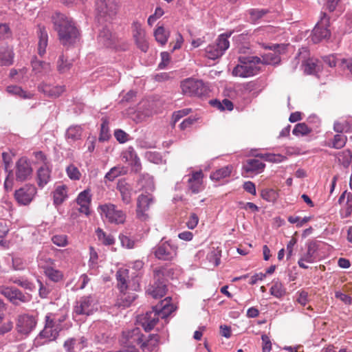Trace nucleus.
<instances>
[{
  "instance_id": "a878e982",
  "label": "nucleus",
  "mask_w": 352,
  "mask_h": 352,
  "mask_svg": "<svg viewBox=\"0 0 352 352\" xmlns=\"http://www.w3.org/2000/svg\"><path fill=\"white\" fill-rule=\"evenodd\" d=\"M120 294L118 297L116 305L119 307H126L131 305L133 300L136 298L137 295L134 292H131L128 289L120 291Z\"/></svg>"
},
{
  "instance_id": "ddd939ff",
  "label": "nucleus",
  "mask_w": 352,
  "mask_h": 352,
  "mask_svg": "<svg viewBox=\"0 0 352 352\" xmlns=\"http://www.w3.org/2000/svg\"><path fill=\"white\" fill-rule=\"evenodd\" d=\"M153 203L154 197L150 193L142 194L138 197L137 201L136 215L140 220L145 221L148 219L149 216L147 211Z\"/></svg>"
},
{
  "instance_id": "79ce46f5",
  "label": "nucleus",
  "mask_w": 352,
  "mask_h": 352,
  "mask_svg": "<svg viewBox=\"0 0 352 352\" xmlns=\"http://www.w3.org/2000/svg\"><path fill=\"white\" fill-rule=\"evenodd\" d=\"M125 170L122 166H114L105 175V179L109 181H113L116 177L120 175H124Z\"/></svg>"
},
{
  "instance_id": "0eeeda50",
  "label": "nucleus",
  "mask_w": 352,
  "mask_h": 352,
  "mask_svg": "<svg viewBox=\"0 0 352 352\" xmlns=\"http://www.w3.org/2000/svg\"><path fill=\"white\" fill-rule=\"evenodd\" d=\"M98 210L102 218H105L107 221L111 223L121 224L125 221V213L122 210H118L114 204H105L100 205Z\"/></svg>"
},
{
  "instance_id": "338daca9",
  "label": "nucleus",
  "mask_w": 352,
  "mask_h": 352,
  "mask_svg": "<svg viewBox=\"0 0 352 352\" xmlns=\"http://www.w3.org/2000/svg\"><path fill=\"white\" fill-rule=\"evenodd\" d=\"M197 118L195 117H188L183 120V122L179 124V127L181 130H185L187 128L191 126L194 123L196 122Z\"/></svg>"
},
{
  "instance_id": "6ab92c4d",
  "label": "nucleus",
  "mask_w": 352,
  "mask_h": 352,
  "mask_svg": "<svg viewBox=\"0 0 352 352\" xmlns=\"http://www.w3.org/2000/svg\"><path fill=\"white\" fill-rule=\"evenodd\" d=\"M117 7L115 0H96V10L101 16L115 15Z\"/></svg>"
},
{
  "instance_id": "680f3d73",
  "label": "nucleus",
  "mask_w": 352,
  "mask_h": 352,
  "mask_svg": "<svg viewBox=\"0 0 352 352\" xmlns=\"http://www.w3.org/2000/svg\"><path fill=\"white\" fill-rule=\"evenodd\" d=\"M309 217H305L304 218L301 219L299 217H294L291 216L288 218V221L291 223H296V226L298 227L302 226L305 223L308 222L310 220Z\"/></svg>"
},
{
  "instance_id": "774afa93",
  "label": "nucleus",
  "mask_w": 352,
  "mask_h": 352,
  "mask_svg": "<svg viewBox=\"0 0 352 352\" xmlns=\"http://www.w3.org/2000/svg\"><path fill=\"white\" fill-rule=\"evenodd\" d=\"M263 342V352H270L272 349V343L270 338L264 334L261 336Z\"/></svg>"
},
{
  "instance_id": "ea45409f",
  "label": "nucleus",
  "mask_w": 352,
  "mask_h": 352,
  "mask_svg": "<svg viewBox=\"0 0 352 352\" xmlns=\"http://www.w3.org/2000/svg\"><path fill=\"white\" fill-rule=\"evenodd\" d=\"M141 186L143 189L146 191H153L155 189V185L153 179L148 175H143L141 176L140 179Z\"/></svg>"
},
{
  "instance_id": "4468645a",
  "label": "nucleus",
  "mask_w": 352,
  "mask_h": 352,
  "mask_svg": "<svg viewBox=\"0 0 352 352\" xmlns=\"http://www.w3.org/2000/svg\"><path fill=\"white\" fill-rule=\"evenodd\" d=\"M0 293L15 305H19L20 302H28L31 300L30 294H23L14 287H0Z\"/></svg>"
},
{
  "instance_id": "f704fd0d",
  "label": "nucleus",
  "mask_w": 352,
  "mask_h": 352,
  "mask_svg": "<svg viewBox=\"0 0 352 352\" xmlns=\"http://www.w3.org/2000/svg\"><path fill=\"white\" fill-rule=\"evenodd\" d=\"M232 171V166L230 165L222 167L210 175L212 180L219 181L229 177Z\"/></svg>"
},
{
  "instance_id": "bf43d9fd",
  "label": "nucleus",
  "mask_w": 352,
  "mask_h": 352,
  "mask_svg": "<svg viewBox=\"0 0 352 352\" xmlns=\"http://www.w3.org/2000/svg\"><path fill=\"white\" fill-rule=\"evenodd\" d=\"M98 255L97 252L93 247L89 248V267L94 268L96 267L98 264Z\"/></svg>"
},
{
  "instance_id": "69168bd1",
  "label": "nucleus",
  "mask_w": 352,
  "mask_h": 352,
  "mask_svg": "<svg viewBox=\"0 0 352 352\" xmlns=\"http://www.w3.org/2000/svg\"><path fill=\"white\" fill-rule=\"evenodd\" d=\"M114 136L120 143H124L128 140V134L121 129L116 130Z\"/></svg>"
},
{
  "instance_id": "cd10ccee",
  "label": "nucleus",
  "mask_w": 352,
  "mask_h": 352,
  "mask_svg": "<svg viewBox=\"0 0 352 352\" xmlns=\"http://www.w3.org/2000/svg\"><path fill=\"white\" fill-rule=\"evenodd\" d=\"M32 67L33 72L39 76L47 75L52 71V66L50 63L36 59L32 61Z\"/></svg>"
},
{
  "instance_id": "2f4dec72",
  "label": "nucleus",
  "mask_w": 352,
  "mask_h": 352,
  "mask_svg": "<svg viewBox=\"0 0 352 352\" xmlns=\"http://www.w3.org/2000/svg\"><path fill=\"white\" fill-rule=\"evenodd\" d=\"M73 66V60L68 59L63 54L59 56L56 62V69L60 74L68 72Z\"/></svg>"
},
{
  "instance_id": "c85d7f7f",
  "label": "nucleus",
  "mask_w": 352,
  "mask_h": 352,
  "mask_svg": "<svg viewBox=\"0 0 352 352\" xmlns=\"http://www.w3.org/2000/svg\"><path fill=\"white\" fill-rule=\"evenodd\" d=\"M98 42L107 47H114L116 37L108 28H103L99 33Z\"/></svg>"
},
{
  "instance_id": "c9c22d12",
  "label": "nucleus",
  "mask_w": 352,
  "mask_h": 352,
  "mask_svg": "<svg viewBox=\"0 0 352 352\" xmlns=\"http://www.w3.org/2000/svg\"><path fill=\"white\" fill-rule=\"evenodd\" d=\"M304 72L307 74H314L320 69L318 60L314 58H309L302 65Z\"/></svg>"
},
{
  "instance_id": "0e129e2a",
  "label": "nucleus",
  "mask_w": 352,
  "mask_h": 352,
  "mask_svg": "<svg viewBox=\"0 0 352 352\" xmlns=\"http://www.w3.org/2000/svg\"><path fill=\"white\" fill-rule=\"evenodd\" d=\"M190 112V109H184L175 112L173 115V125L182 118L187 116Z\"/></svg>"
},
{
  "instance_id": "f03ea898",
  "label": "nucleus",
  "mask_w": 352,
  "mask_h": 352,
  "mask_svg": "<svg viewBox=\"0 0 352 352\" xmlns=\"http://www.w3.org/2000/svg\"><path fill=\"white\" fill-rule=\"evenodd\" d=\"M170 298H166L146 314L138 316V320L146 331H151L160 318H166L174 310V306L170 304Z\"/></svg>"
},
{
  "instance_id": "4be33fe9",
  "label": "nucleus",
  "mask_w": 352,
  "mask_h": 352,
  "mask_svg": "<svg viewBox=\"0 0 352 352\" xmlns=\"http://www.w3.org/2000/svg\"><path fill=\"white\" fill-rule=\"evenodd\" d=\"M265 165L261 161L256 159L246 160L243 165V170L248 174H258L263 172Z\"/></svg>"
},
{
  "instance_id": "7ed1b4c3",
  "label": "nucleus",
  "mask_w": 352,
  "mask_h": 352,
  "mask_svg": "<svg viewBox=\"0 0 352 352\" xmlns=\"http://www.w3.org/2000/svg\"><path fill=\"white\" fill-rule=\"evenodd\" d=\"M60 322H57L52 314L45 316V324L43 329L36 336L34 344L36 346H42L47 342L55 340L61 331Z\"/></svg>"
},
{
  "instance_id": "dca6fc26",
  "label": "nucleus",
  "mask_w": 352,
  "mask_h": 352,
  "mask_svg": "<svg viewBox=\"0 0 352 352\" xmlns=\"http://www.w3.org/2000/svg\"><path fill=\"white\" fill-rule=\"evenodd\" d=\"M286 47L287 45L284 44H274L269 47H265L272 51L262 55L260 63L265 65H276L279 63L280 61L279 54L285 51Z\"/></svg>"
},
{
  "instance_id": "49530a36",
  "label": "nucleus",
  "mask_w": 352,
  "mask_h": 352,
  "mask_svg": "<svg viewBox=\"0 0 352 352\" xmlns=\"http://www.w3.org/2000/svg\"><path fill=\"white\" fill-rule=\"evenodd\" d=\"M28 69L25 67L19 70L12 69L10 72V77L17 81H22L27 78Z\"/></svg>"
},
{
  "instance_id": "393cba45",
  "label": "nucleus",
  "mask_w": 352,
  "mask_h": 352,
  "mask_svg": "<svg viewBox=\"0 0 352 352\" xmlns=\"http://www.w3.org/2000/svg\"><path fill=\"white\" fill-rule=\"evenodd\" d=\"M38 42L37 52L41 56H43L46 52V48L48 43V34L44 26H38Z\"/></svg>"
},
{
  "instance_id": "4d7b16f0",
  "label": "nucleus",
  "mask_w": 352,
  "mask_h": 352,
  "mask_svg": "<svg viewBox=\"0 0 352 352\" xmlns=\"http://www.w3.org/2000/svg\"><path fill=\"white\" fill-rule=\"evenodd\" d=\"M52 241L58 247H65L68 244L67 236L65 234H56L52 237Z\"/></svg>"
},
{
  "instance_id": "4c0bfd02",
  "label": "nucleus",
  "mask_w": 352,
  "mask_h": 352,
  "mask_svg": "<svg viewBox=\"0 0 352 352\" xmlns=\"http://www.w3.org/2000/svg\"><path fill=\"white\" fill-rule=\"evenodd\" d=\"M7 91L12 94L17 96L21 98H31L32 97V94L30 93H27L24 90L21 89V87L16 85H10L7 87Z\"/></svg>"
},
{
  "instance_id": "e2e57ef3",
  "label": "nucleus",
  "mask_w": 352,
  "mask_h": 352,
  "mask_svg": "<svg viewBox=\"0 0 352 352\" xmlns=\"http://www.w3.org/2000/svg\"><path fill=\"white\" fill-rule=\"evenodd\" d=\"M12 34L10 27L6 23L0 24V39L9 38Z\"/></svg>"
},
{
  "instance_id": "2eb2a0df",
  "label": "nucleus",
  "mask_w": 352,
  "mask_h": 352,
  "mask_svg": "<svg viewBox=\"0 0 352 352\" xmlns=\"http://www.w3.org/2000/svg\"><path fill=\"white\" fill-rule=\"evenodd\" d=\"M318 250V245L316 242H307L306 243V250L300 253V258L298 261L299 267L302 269H307L308 266L305 263H312L315 262L317 258Z\"/></svg>"
},
{
  "instance_id": "f257e3e1",
  "label": "nucleus",
  "mask_w": 352,
  "mask_h": 352,
  "mask_svg": "<svg viewBox=\"0 0 352 352\" xmlns=\"http://www.w3.org/2000/svg\"><path fill=\"white\" fill-rule=\"evenodd\" d=\"M52 21L63 45H72L79 40L80 34L72 19L63 14L56 13L52 16Z\"/></svg>"
},
{
  "instance_id": "412c9836",
  "label": "nucleus",
  "mask_w": 352,
  "mask_h": 352,
  "mask_svg": "<svg viewBox=\"0 0 352 352\" xmlns=\"http://www.w3.org/2000/svg\"><path fill=\"white\" fill-rule=\"evenodd\" d=\"M52 169L47 164H42L36 170V181L38 187L43 188L51 179Z\"/></svg>"
},
{
  "instance_id": "3c124183",
  "label": "nucleus",
  "mask_w": 352,
  "mask_h": 352,
  "mask_svg": "<svg viewBox=\"0 0 352 352\" xmlns=\"http://www.w3.org/2000/svg\"><path fill=\"white\" fill-rule=\"evenodd\" d=\"M346 141L347 138L346 135L337 134L333 139L332 147L336 149H340L345 146Z\"/></svg>"
},
{
  "instance_id": "a19ab883",
  "label": "nucleus",
  "mask_w": 352,
  "mask_h": 352,
  "mask_svg": "<svg viewBox=\"0 0 352 352\" xmlns=\"http://www.w3.org/2000/svg\"><path fill=\"white\" fill-rule=\"evenodd\" d=\"M98 239L105 245H113L115 243V239L111 234H108L98 228L96 230Z\"/></svg>"
},
{
  "instance_id": "bb28decb",
  "label": "nucleus",
  "mask_w": 352,
  "mask_h": 352,
  "mask_svg": "<svg viewBox=\"0 0 352 352\" xmlns=\"http://www.w3.org/2000/svg\"><path fill=\"white\" fill-rule=\"evenodd\" d=\"M77 204L80 206L79 210L82 213L89 214V204L91 202V195L89 190H85L81 192L77 199Z\"/></svg>"
},
{
  "instance_id": "9b49d317",
  "label": "nucleus",
  "mask_w": 352,
  "mask_h": 352,
  "mask_svg": "<svg viewBox=\"0 0 352 352\" xmlns=\"http://www.w3.org/2000/svg\"><path fill=\"white\" fill-rule=\"evenodd\" d=\"M36 316L30 314H21L17 317L16 329L20 334L28 336L36 327L37 324Z\"/></svg>"
},
{
  "instance_id": "58836bf2",
  "label": "nucleus",
  "mask_w": 352,
  "mask_h": 352,
  "mask_svg": "<svg viewBox=\"0 0 352 352\" xmlns=\"http://www.w3.org/2000/svg\"><path fill=\"white\" fill-rule=\"evenodd\" d=\"M82 135V128L80 126H72L68 128L66 132V137L71 141H76Z\"/></svg>"
},
{
  "instance_id": "6e6552de",
  "label": "nucleus",
  "mask_w": 352,
  "mask_h": 352,
  "mask_svg": "<svg viewBox=\"0 0 352 352\" xmlns=\"http://www.w3.org/2000/svg\"><path fill=\"white\" fill-rule=\"evenodd\" d=\"M184 94L189 96H201L207 94L208 88L201 80L187 78L182 82Z\"/></svg>"
},
{
  "instance_id": "9d476101",
  "label": "nucleus",
  "mask_w": 352,
  "mask_h": 352,
  "mask_svg": "<svg viewBox=\"0 0 352 352\" xmlns=\"http://www.w3.org/2000/svg\"><path fill=\"white\" fill-rule=\"evenodd\" d=\"M96 310L97 305L95 299L91 296H82L76 302L74 314L89 316Z\"/></svg>"
},
{
  "instance_id": "7c9ffc66",
  "label": "nucleus",
  "mask_w": 352,
  "mask_h": 352,
  "mask_svg": "<svg viewBox=\"0 0 352 352\" xmlns=\"http://www.w3.org/2000/svg\"><path fill=\"white\" fill-rule=\"evenodd\" d=\"M118 287L120 291H124L128 288L127 281L129 280V270L120 268L116 272Z\"/></svg>"
},
{
  "instance_id": "13d9d810",
  "label": "nucleus",
  "mask_w": 352,
  "mask_h": 352,
  "mask_svg": "<svg viewBox=\"0 0 352 352\" xmlns=\"http://www.w3.org/2000/svg\"><path fill=\"white\" fill-rule=\"evenodd\" d=\"M133 37L135 40L145 37V32L142 28L141 24L138 22H134L133 24Z\"/></svg>"
},
{
  "instance_id": "052dcab7",
  "label": "nucleus",
  "mask_w": 352,
  "mask_h": 352,
  "mask_svg": "<svg viewBox=\"0 0 352 352\" xmlns=\"http://www.w3.org/2000/svg\"><path fill=\"white\" fill-rule=\"evenodd\" d=\"M120 191L122 201L126 204H129L131 201V190L127 187L123 186L120 188Z\"/></svg>"
},
{
  "instance_id": "c756f323",
  "label": "nucleus",
  "mask_w": 352,
  "mask_h": 352,
  "mask_svg": "<svg viewBox=\"0 0 352 352\" xmlns=\"http://www.w3.org/2000/svg\"><path fill=\"white\" fill-rule=\"evenodd\" d=\"M14 53L8 47H0V65L9 66L13 63Z\"/></svg>"
},
{
  "instance_id": "f8f14e48",
  "label": "nucleus",
  "mask_w": 352,
  "mask_h": 352,
  "mask_svg": "<svg viewBox=\"0 0 352 352\" xmlns=\"http://www.w3.org/2000/svg\"><path fill=\"white\" fill-rule=\"evenodd\" d=\"M177 248L170 241L159 243L153 248V253L156 258L164 261H170L177 255Z\"/></svg>"
},
{
  "instance_id": "20e7f679",
  "label": "nucleus",
  "mask_w": 352,
  "mask_h": 352,
  "mask_svg": "<svg viewBox=\"0 0 352 352\" xmlns=\"http://www.w3.org/2000/svg\"><path fill=\"white\" fill-rule=\"evenodd\" d=\"M240 64L237 65L232 71V74L235 76L241 78H248L256 75L259 72V68L256 65L261 62V58L248 57L243 60L239 59Z\"/></svg>"
},
{
  "instance_id": "72a5a7b5",
  "label": "nucleus",
  "mask_w": 352,
  "mask_h": 352,
  "mask_svg": "<svg viewBox=\"0 0 352 352\" xmlns=\"http://www.w3.org/2000/svg\"><path fill=\"white\" fill-rule=\"evenodd\" d=\"M147 291L148 294L153 298H160L166 294V285L162 283H155L154 285H151Z\"/></svg>"
},
{
  "instance_id": "c03bdc74",
  "label": "nucleus",
  "mask_w": 352,
  "mask_h": 352,
  "mask_svg": "<svg viewBox=\"0 0 352 352\" xmlns=\"http://www.w3.org/2000/svg\"><path fill=\"white\" fill-rule=\"evenodd\" d=\"M45 274L54 282H58L63 278L61 272L51 267H48L45 269Z\"/></svg>"
},
{
  "instance_id": "1a4fd4ad",
  "label": "nucleus",
  "mask_w": 352,
  "mask_h": 352,
  "mask_svg": "<svg viewBox=\"0 0 352 352\" xmlns=\"http://www.w3.org/2000/svg\"><path fill=\"white\" fill-rule=\"evenodd\" d=\"M329 25V18L326 13L322 12L320 21L312 31L311 40L314 43H317L322 39L330 36V31L328 29Z\"/></svg>"
},
{
  "instance_id": "b1692460",
  "label": "nucleus",
  "mask_w": 352,
  "mask_h": 352,
  "mask_svg": "<svg viewBox=\"0 0 352 352\" xmlns=\"http://www.w3.org/2000/svg\"><path fill=\"white\" fill-rule=\"evenodd\" d=\"M203 173L200 171L192 173L188 179V186L193 193H197L202 189Z\"/></svg>"
},
{
  "instance_id": "a211bd4d",
  "label": "nucleus",
  "mask_w": 352,
  "mask_h": 352,
  "mask_svg": "<svg viewBox=\"0 0 352 352\" xmlns=\"http://www.w3.org/2000/svg\"><path fill=\"white\" fill-rule=\"evenodd\" d=\"M36 194V188L34 185H25L16 190L14 197L21 205H28Z\"/></svg>"
},
{
  "instance_id": "8fccbe9b",
  "label": "nucleus",
  "mask_w": 352,
  "mask_h": 352,
  "mask_svg": "<svg viewBox=\"0 0 352 352\" xmlns=\"http://www.w3.org/2000/svg\"><path fill=\"white\" fill-rule=\"evenodd\" d=\"M66 173L69 178L72 180H79L81 173L78 168L74 164L69 165L66 168Z\"/></svg>"
},
{
  "instance_id": "6e6d98bb",
  "label": "nucleus",
  "mask_w": 352,
  "mask_h": 352,
  "mask_svg": "<svg viewBox=\"0 0 352 352\" xmlns=\"http://www.w3.org/2000/svg\"><path fill=\"white\" fill-rule=\"evenodd\" d=\"M248 13L252 21L256 22L266 14L267 13V10L265 9H250L248 10Z\"/></svg>"
},
{
  "instance_id": "37998d69",
  "label": "nucleus",
  "mask_w": 352,
  "mask_h": 352,
  "mask_svg": "<svg viewBox=\"0 0 352 352\" xmlns=\"http://www.w3.org/2000/svg\"><path fill=\"white\" fill-rule=\"evenodd\" d=\"M333 130L337 133H348L351 131V126L350 123L346 121H336L333 124Z\"/></svg>"
},
{
  "instance_id": "de8ad7c7",
  "label": "nucleus",
  "mask_w": 352,
  "mask_h": 352,
  "mask_svg": "<svg viewBox=\"0 0 352 352\" xmlns=\"http://www.w3.org/2000/svg\"><path fill=\"white\" fill-rule=\"evenodd\" d=\"M211 104L213 106L217 107L220 110H228L231 111L233 109V104L232 102L228 100V99H223L222 102H220L217 100H212L210 102Z\"/></svg>"
},
{
  "instance_id": "e433bc0d",
  "label": "nucleus",
  "mask_w": 352,
  "mask_h": 352,
  "mask_svg": "<svg viewBox=\"0 0 352 352\" xmlns=\"http://www.w3.org/2000/svg\"><path fill=\"white\" fill-rule=\"evenodd\" d=\"M154 36L156 41L164 45L168 41L169 32L166 31L163 26H159L155 30Z\"/></svg>"
},
{
  "instance_id": "5701e85b",
  "label": "nucleus",
  "mask_w": 352,
  "mask_h": 352,
  "mask_svg": "<svg viewBox=\"0 0 352 352\" xmlns=\"http://www.w3.org/2000/svg\"><path fill=\"white\" fill-rule=\"evenodd\" d=\"M85 343L84 337L78 340L69 338L64 342L63 346L67 352H80L86 346Z\"/></svg>"
},
{
  "instance_id": "a18cd8bd",
  "label": "nucleus",
  "mask_w": 352,
  "mask_h": 352,
  "mask_svg": "<svg viewBox=\"0 0 352 352\" xmlns=\"http://www.w3.org/2000/svg\"><path fill=\"white\" fill-rule=\"evenodd\" d=\"M137 154L132 146H129L122 152L121 158L124 162L130 163L137 157Z\"/></svg>"
},
{
  "instance_id": "864d4df0",
  "label": "nucleus",
  "mask_w": 352,
  "mask_h": 352,
  "mask_svg": "<svg viewBox=\"0 0 352 352\" xmlns=\"http://www.w3.org/2000/svg\"><path fill=\"white\" fill-rule=\"evenodd\" d=\"M311 131V129L305 123H298L293 129V134L295 135H305Z\"/></svg>"
},
{
  "instance_id": "5fc2aeb1",
  "label": "nucleus",
  "mask_w": 352,
  "mask_h": 352,
  "mask_svg": "<svg viewBox=\"0 0 352 352\" xmlns=\"http://www.w3.org/2000/svg\"><path fill=\"white\" fill-rule=\"evenodd\" d=\"M256 156L264 159L265 161L275 163L281 162L285 159V157L281 155H276L272 153L260 154L256 155Z\"/></svg>"
},
{
  "instance_id": "39448f33",
  "label": "nucleus",
  "mask_w": 352,
  "mask_h": 352,
  "mask_svg": "<svg viewBox=\"0 0 352 352\" xmlns=\"http://www.w3.org/2000/svg\"><path fill=\"white\" fill-rule=\"evenodd\" d=\"M126 336L131 344H142V349L150 352L155 350L159 342V336L157 334L149 336V338L145 340L139 328H134Z\"/></svg>"
},
{
  "instance_id": "aec40b11",
  "label": "nucleus",
  "mask_w": 352,
  "mask_h": 352,
  "mask_svg": "<svg viewBox=\"0 0 352 352\" xmlns=\"http://www.w3.org/2000/svg\"><path fill=\"white\" fill-rule=\"evenodd\" d=\"M38 89L45 96L50 98H57L60 96L65 90L64 86L53 85L45 82H42L38 86Z\"/></svg>"
},
{
  "instance_id": "473e14b6",
  "label": "nucleus",
  "mask_w": 352,
  "mask_h": 352,
  "mask_svg": "<svg viewBox=\"0 0 352 352\" xmlns=\"http://www.w3.org/2000/svg\"><path fill=\"white\" fill-rule=\"evenodd\" d=\"M67 197V187L65 185L58 186L53 192L54 203L61 204Z\"/></svg>"
},
{
  "instance_id": "f3484780",
  "label": "nucleus",
  "mask_w": 352,
  "mask_h": 352,
  "mask_svg": "<svg viewBox=\"0 0 352 352\" xmlns=\"http://www.w3.org/2000/svg\"><path fill=\"white\" fill-rule=\"evenodd\" d=\"M33 169L30 162L25 157L20 158L16 164V179L24 182L29 179L32 175Z\"/></svg>"
},
{
  "instance_id": "423d86ee",
  "label": "nucleus",
  "mask_w": 352,
  "mask_h": 352,
  "mask_svg": "<svg viewBox=\"0 0 352 352\" xmlns=\"http://www.w3.org/2000/svg\"><path fill=\"white\" fill-rule=\"evenodd\" d=\"M230 34H221L214 43L207 46L205 49L206 56L212 60H215L225 53L230 46L228 37Z\"/></svg>"
},
{
  "instance_id": "603ef678",
  "label": "nucleus",
  "mask_w": 352,
  "mask_h": 352,
  "mask_svg": "<svg viewBox=\"0 0 352 352\" xmlns=\"http://www.w3.org/2000/svg\"><path fill=\"white\" fill-rule=\"evenodd\" d=\"M338 160L343 164L344 166L347 167L351 160L352 153L349 150H344L338 153Z\"/></svg>"
},
{
  "instance_id": "09e8293b",
  "label": "nucleus",
  "mask_w": 352,
  "mask_h": 352,
  "mask_svg": "<svg viewBox=\"0 0 352 352\" xmlns=\"http://www.w3.org/2000/svg\"><path fill=\"white\" fill-rule=\"evenodd\" d=\"M270 294L279 298L285 295V289L282 283L276 282L270 288Z\"/></svg>"
}]
</instances>
